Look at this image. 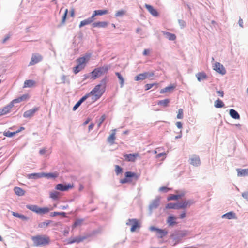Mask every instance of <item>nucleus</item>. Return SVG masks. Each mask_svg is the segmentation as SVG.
Returning a JSON list of instances; mask_svg holds the SVG:
<instances>
[{"mask_svg": "<svg viewBox=\"0 0 248 248\" xmlns=\"http://www.w3.org/2000/svg\"><path fill=\"white\" fill-rule=\"evenodd\" d=\"M138 153L134 154H126L124 155V157L126 161L134 162L136 160L137 157L139 156Z\"/></svg>", "mask_w": 248, "mask_h": 248, "instance_id": "ddd939ff", "label": "nucleus"}, {"mask_svg": "<svg viewBox=\"0 0 248 248\" xmlns=\"http://www.w3.org/2000/svg\"><path fill=\"white\" fill-rule=\"evenodd\" d=\"M35 82L33 80H26L24 83V88L32 87L35 84Z\"/></svg>", "mask_w": 248, "mask_h": 248, "instance_id": "c9c22d12", "label": "nucleus"}, {"mask_svg": "<svg viewBox=\"0 0 248 248\" xmlns=\"http://www.w3.org/2000/svg\"><path fill=\"white\" fill-rule=\"evenodd\" d=\"M42 60V57L38 53L33 54L31 56V61L30 62V65H33L38 63Z\"/></svg>", "mask_w": 248, "mask_h": 248, "instance_id": "1a4fd4ad", "label": "nucleus"}, {"mask_svg": "<svg viewBox=\"0 0 248 248\" xmlns=\"http://www.w3.org/2000/svg\"><path fill=\"white\" fill-rule=\"evenodd\" d=\"M14 190L16 194L19 196L24 195L25 193V191L23 189L19 187H15Z\"/></svg>", "mask_w": 248, "mask_h": 248, "instance_id": "72a5a7b5", "label": "nucleus"}, {"mask_svg": "<svg viewBox=\"0 0 248 248\" xmlns=\"http://www.w3.org/2000/svg\"><path fill=\"white\" fill-rule=\"evenodd\" d=\"M115 131L116 129L113 130V132L110 135V136L108 138L107 141L110 144H113L114 143V140L115 139Z\"/></svg>", "mask_w": 248, "mask_h": 248, "instance_id": "7c9ffc66", "label": "nucleus"}, {"mask_svg": "<svg viewBox=\"0 0 248 248\" xmlns=\"http://www.w3.org/2000/svg\"><path fill=\"white\" fill-rule=\"evenodd\" d=\"M83 221L82 219H77L74 223L73 225V227L76 228L78 226L81 225L82 222Z\"/></svg>", "mask_w": 248, "mask_h": 248, "instance_id": "603ef678", "label": "nucleus"}, {"mask_svg": "<svg viewBox=\"0 0 248 248\" xmlns=\"http://www.w3.org/2000/svg\"><path fill=\"white\" fill-rule=\"evenodd\" d=\"M178 22L181 28H184L186 26V22L184 20L179 19Z\"/></svg>", "mask_w": 248, "mask_h": 248, "instance_id": "bf43d9fd", "label": "nucleus"}, {"mask_svg": "<svg viewBox=\"0 0 248 248\" xmlns=\"http://www.w3.org/2000/svg\"><path fill=\"white\" fill-rule=\"evenodd\" d=\"M183 118V110L182 108H179L178 109V113L177 115V118L182 119Z\"/></svg>", "mask_w": 248, "mask_h": 248, "instance_id": "5fc2aeb1", "label": "nucleus"}, {"mask_svg": "<svg viewBox=\"0 0 248 248\" xmlns=\"http://www.w3.org/2000/svg\"><path fill=\"white\" fill-rule=\"evenodd\" d=\"M115 172L117 175H118L122 173L123 169L122 167H121L120 166L117 165H115Z\"/></svg>", "mask_w": 248, "mask_h": 248, "instance_id": "8fccbe9b", "label": "nucleus"}, {"mask_svg": "<svg viewBox=\"0 0 248 248\" xmlns=\"http://www.w3.org/2000/svg\"><path fill=\"white\" fill-rule=\"evenodd\" d=\"M145 79H146V76L144 73L140 74L134 78L135 81L143 80Z\"/></svg>", "mask_w": 248, "mask_h": 248, "instance_id": "a19ab883", "label": "nucleus"}, {"mask_svg": "<svg viewBox=\"0 0 248 248\" xmlns=\"http://www.w3.org/2000/svg\"><path fill=\"white\" fill-rule=\"evenodd\" d=\"M73 186V185L71 184H64L59 183L56 185L55 189L61 191H66L69 189L72 188Z\"/></svg>", "mask_w": 248, "mask_h": 248, "instance_id": "423d86ee", "label": "nucleus"}, {"mask_svg": "<svg viewBox=\"0 0 248 248\" xmlns=\"http://www.w3.org/2000/svg\"><path fill=\"white\" fill-rule=\"evenodd\" d=\"M108 25V22L99 21L92 23V26L93 28H105Z\"/></svg>", "mask_w": 248, "mask_h": 248, "instance_id": "412c9836", "label": "nucleus"}, {"mask_svg": "<svg viewBox=\"0 0 248 248\" xmlns=\"http://www.w3.org/2000/svg\"><path fill=\"white\" fill-rule=\"evenodd\" d=\"M110 68V65H104L102 67H99L96 68L99 74L101 76V75L107 73L108 70V69Z\"/></svg>", "mask_w": 248, "mask_h": 248, "instance_id": "dca6fc26", "label": "nucleus"}, {"mask_svg": "<svg viewBox=\"0 0 248 248\" xmlns=\"http://www.w3.org/2000/svg\"><path fill=\"white\" fill-rule=\"evenodd\" d=\"M50 209L48 207H38L37 214H45L47 213L49 211Z\"/></svg>", "mask_w": 248, "mask_h": 248, "instance_id": "f704fd0d", "label": "nucleus"}, {"mask_svg": "<svg viewBox=\"0 0 248 248\" xmlns=\"http://www.w3.org/2000/svg\"><path fill=\"white\" fill-rule=\"evenodd\" d=\"M108 13V11L107 10H95L92 15V16L94 18L96 16H102Z\"/></svg>", "mask_w": 248, "mask_h": 248, "instance_id": "a878e982", "label": "nucleus"}, {"mask_svg": "<svg viewBox=\"0 0 248 248\" xmlns=\"http://www.w3.org/2000/svg\"><path fill=\"white\" fill-rule=\"evenodd\" d=\"M26 208L30 210H31L36 213H37L38 206L36 205H27L26 206Z\"/></svg>", "mask_w": 248, "mask_h": 248, "instance_id": "58836bf2", "label": "nucleus"}, {"mask_svg": "<svg viewBox=\"0 0 248 248\" xmlns=\"http://www.w3.org/2000/svg\"><path fill=\"white\" fill-rule=\"evenodd\" d=\"M130 182H131V180L127 179V178L125 177L124 178L120 180V183L122 184H125Z\"/></svg>", "mask_w": 248, "mask_h": 248, "instance_id": "13d9d810", "label": "nucleus"}, {"mask_svg": "<svg viewBox=\"0 0 248 248\" xmlns=\"http://www.w3.org/2000/svg\"><path fill=\"white\" fill-rule=\"evenodd\" d=\"M31 239L33 242L34 246H46L49 242V238L48 237H45L42 235H37L32 236Z\"/></svg>", "mask_w": 248, "mask_h": 248, "instance_id": "f03ea898", "label": "nucleus"}, {"mask_svg": "<svg viewBox=\"0 0 248 248\" xmlns=\"http://www.w3.org/2000/svg\"><path fill=\"white\" fill-rule=\"evenodd\" d=\"M83 77H84V78H83V80H86L87 78H91V74L90 73L89 74L84 75Z\"/></svg>", "mask_w": 248, "mask_h": 248, "instance_id": "69168bd1", "label": "nucleus"}, {"mask_svg": "<svg viewBox=\"0 0 248 248\" xmlns=\"http://www.w3.org/2000/svg\"><path fill=\"white\" fill-rule=\"evenodd\" d=\"M221 217L222 218H226L227 219H232L236 218V214L232 211L229 212L226 214L222 215Z\"/></svg>", "mask_w": 248, "mask_h": 248, "instance_id": "f3484780", "label": "nucleus"}, {"mask_svg": "<svg viewBox=\"0 0 248 248\" xmlns=\"http://www.w3.org/2000/svg\"><path fill=\"white\" fill-rule=\"evenodd\" d=\"M88 237V236H79L78 237H74L73 238H69L68 240L67 244H71L74 243H79L84 240L86 239Z\"/></svg>", "mask_w": 248, "mask_h": 248, "instance_id": "9d476101", "label": "nucleus"}, {"mask_svg": "<svg viewBox=\"0 0 248 248\" xmlns=\"http://www.w3.org/2000/svg\"><path fill=\"white\" fill-rule=\"evenodd\" d=\"M189 163L193 166H198L200 165V157L195 155H193L189 158Z\"/></svg>", "mask_w": 248, "mask_h": 248, "instance_id": "9b49d317", "label": "nucleus"}, {"mask_svg": "<svg viewBox=\"0 0 248 248\" xmlns=\"http://www.w3.org/2000/svg\"><path fill=\"white\" fill-rule=\"evenodd\" d=\"M90 74L91 75V78H92L93 79H95L100 76L96 68H95L93 71H92L90 73Z\"/></svg>", "mask_w": 248, "mask_h": 248, "instance_id": "ea45409f", "label": "nucleus"}, {"mask_svg": "<svg viewBox=\"0 0 248 248\" xmlns=\"http://www.w3.org/2000/svg\"><path fill=\"white\" fill-rule=\"evenodd\" d=\"M170 188H168L166 186H162V187H161L159 188V191L160 192H164V193H167L169 191H170Z\"/></svg>", "mask_w": 248, "mask_h": 248, "instance_id": "4d7b16f0", "label": "nucleus"}, {"mask_svg": "<svg viewBox=\"0 0 248 248\" xmlns=\"http://www.w3.org/2000/svg\"><path fill=\"white\" fill-rule=\"evenodd\" d=\"M179 199V196L177 195L170 194L167 198L168 201H171V200H178Z\"/></svg>", "mask_w": 248, "mask_h": 248, "instance_id": "3c124183", "label": "nucleus"}, {"mask_svg": "<svg viewBox=\"0 0 248 248\" xmlns=\"http://www.w3.org/2000/svg\"><path fill=\"white\" fill-rule=\"evenodd\" d=\"M58 176V173L57 172H50L45 173L43 172V177H46L47 179H54Z\"/></svg>", "mask_w": 248, "mask_h": 248, "instance_id": "cd10ccee", "label": "nucleus"}, {"mask_svg": "<svg viewBox=\"0 0 248 248\" xmlns=\"http://www.w3.org/2000/svg\"><path fill=\"white\" fill-rule=\"evenodd\" d=\"M242 196L246 200L248 201V192H245L242 193Z\"/></svg>", "mask_w": 248, "mask_h": 248, "instance_id": "e2e57ef3", "label": "nucleus"}, {"mask_svg": "<svg viewBox=\"0 0 248 248\" xmlns=\"http://www.w3.org/2000/svg\"><path fill=\"white\" fill-rule=\"evenodd\" d=\"M198 81L201 82V81L207 78L206 74L204 72H199L196 75Z\"/></svg>", "mask_w": 248, "mask_h": 248, "instance_id": "473e14b6", "label": "nucleus"}, {"mask_svg": "<svg viewBox=\"0 0 248 248\" xmlns=\"http://www.w3.org/2000/svg\"><path fill=\"white\" fill-rule=\"evenodd\" d=\"M125 177L127 178V179H130L132 178H133L135 180H137L139 178V176L137 175V174L135 172L131 171H126L124 174Z\"/></svg>", "mask_w": 248, "mask_h": 248, "instance_id": "bb28decb", "label": "nucleus"}, {"mask_svg": "<svg viewBox=\"0 0 248 248\" xmlns=\"http://www.w3.org/2000/svg\"><path fill=\"white\" fill-rule=\"evenodd\" d=\"M175 86L174 85H170L167 86L160 91V93L163 94L165 93H171L175 88Z\"/></svg>", "mask_w": 248, "mask_h": 248, "instance_id": "aec40b11", "label": "nucleus"}, {"mask_svg": "<svg viewBox=\"0 0 248 248\" xmlns=\"http://www.w3.org/2000/svg\"><path fill=\"white\" fill-rule=\"evenodd\" d=\"M157 233L160 234V236L158 237L160 238H162L167 234L168 232L165 230L159 229Z\"/></svg>", "mask_w": 248, "mask_h": 248, "instance_id": "49530a36", "label": "nucleus"}, {"mask_svg": "<svg viewBox=\"0 0 248 248\" xmlns=\"http://www.w3.org/2000/svg\"><path fill=\"white\" fill-rule=\"evenodd\" d=\"M10 37V34H7L2 40V43H5Z\"/></svg>", "mask_w": 248, "mask_h": 248, "instance_id": "774afa93", "label": "nucleus"}, {"mask_svg": "<svg viewBox=\"0 0 248 248\" xmlns=\"http://www.w3.org/2000/svg\"><path fill=\"white\" fill-rule=\"evenodd\" d=\"M16 134L15 132H10L9 131H6V132H4L3 133V135L7 137H12L14 136Z\"/></svg>", "mask_w": 248, "mask_h": 248, "instance_id": "864d4df0", "label": "nucleus"}, {"mask_svg": "<svg viewBox=\"0 0 248 248\" xmlns=\"http://www.w3.org/2000/svg\"><path fill=\"white\" fill-rule=\"evenodd\" d=\"M155 85V86L157 85V84L155 83L146 84L145 85V90L146 91L148 90L151 89Z\"/></svg>", "mask_w": 248, "mask_h": 248, "instance_id": "6e6d98bb", "label": "nucleus"}, {"mask_svg": "<svg viewBox=\"0 0 248 248\" xmlns=\"http://www.w3.org/2000/svg\"><path fill=\"white\" fill-rule=\"evenodd\" d=\"M91 56V53H86L84 56L77 59L76 61L78 64L85 67L86 63L88 62Z\"/></svg>", "mask_w": 248, "mask_h": 248, "instance_id": "20e7f679", "label": "nucleus"}, {"mask_svg": "<svg viewBox=\"0 0 248 248\" xmlns=\"http://www.w3.org/2000/svg\"><path fill=\"white\" fill-rule=\"evenodd\" d=\"M115 75L118 77V79L120 80V86L122 88L124 86V78L121 74L119 72H116Z\"/></svg>", "mask_w": 248, "mask_h": 248, "instance_id": "79ce46f5", "label": "nucleus"}, {"mask_svg": "<svg viewBox=\"0 0 248 248\" xmlns=\"http://www.w3.org/2000/svg\"><path fill=\"white\" fill-rule=\"evenodd\" d=\"M229 114L230 116L234 119H240V116L238 112L233 109H231L229 110Z\"/></svg>", "mask_w": 248, "mask_h": 248, "instance_id": "393cba45", "label": "nucleus"}, {"mask_svg": "<svg viewBox=\"0 0 248 248\" xmlns=\"http://www.w3.org/2000/svg\"><path fill=\"white\" fill-rule=\"evenodd\" d=\"M166 208L174 209H183L182 202H177L176 203H169L166 205Z\"/></svg>", "mask_w": 248, "mask_h": 248, "instance_id": "f8f14e48", "label": "nucleus"}, {"mask_svg": "<svg viewBox=\"0 0 248 248\" xmlns=\"http://www.w3.org/2000/svg\"><path fill=\"white\" fill-rule=\"evenodd\" d=\"M214 70L222 75L226 73V69L223 65L218 62H215L214 66Z\"/></svg>", "mask_w": 248, "mask_h": 248, "instance_id": "6e6552de", "label": "nucleus"}, {"mask_svg": "<svg viewBox=\"0 0 248 248\" xmlns=\"http://www.w3.org/2000/svg\"><path fill=\"white\" fill-rule=\"evenodd\" d=\"M68 13V10L67 9L65 10L64 13L62 16L61 22L57 25V27L58 28H60L62 26H63L65 24V21L67 16V15Z\"/></svg>", "mask_w": 248, "mask_h": 248, "instance_id": "6ab92c4d", "label": "nucleus"}, {"mask_svg": "<svg viewBox=\"0 0 248 248\" xmlns=\"http://www.w3.org/2000/svg\"><path fill=\"white\" fill-rule=\"evenodd\" d=\"M187 234V232L184 230H179L175 231L170 236V238L175 241V244L178 243L183 237Z\"/></svg>", "mask_w": 248, "mask_h": 248, "instance_id": "7ed1b4c3", "label": "nucleus"}, {"mask_svg": "<svg viewBox=\"0 0 248 248\" xmlns=\"http://www.w3.org/2000/svg\"><path fill=\"white\" fill-rule=\"evenodd\" d=\"M60 193L58 191H53L50 193V197L54 200H57L59 199Z\"/></svg>", "mask_w": 248, "mask_h": 248, "instance_id": "e433bc0d", "label": "nucleus"}, {"mask_svg": "<svg viewBox=\"0 0 248 248\" xmlns=\"http://www.w3.org/2000/svg\"><path fill=\"white\" fill-rule=\"evenodd\" d=\"M238 176H248V169H237Z\"/></svg>", "mask_w": 248, "mask_h": 248, "instance_id": "b1692460", "label": "nucleus"}, {"mask_svg": "<svg viewBox=\"0 0 248 248\" xmlns=\"http://www.w3.org/2000/svg\"><path fill=\"white\" fill-rule=\"evenodd\" d=\"M214 106L216 108H221L224 106V104L222 100H220L219 99H218L217 100L215 101Z\"/></svg>", "mask_w": 248, "mask_h": 248, "instance_id": "4c0bfd02", "label": "nucleus"}, {"mask_svg": "<svg viewBox=\"0 0 248 248\" xmlns=\"http://www.w3.org/2000/svg\"><path fill=\"white\" fill-rule=\"evenodd\" d=\"M42 177H43V172L33 173L28 175L29 179H37Z\"/></svg>", "mask_w": 248, "mask_h": 248, "instance_id": "5701e85b", "label": "nucleus"}, {"mask_svg": "<svg viewBox=\"0 0 248 248\" xmlns=\"http://www.w3.org/2000/svg\"><path fill=\"white\" fill-rule=\"evenodd\" d=\"M145 75L146 76V78H150L153 77L154 75V73L153 72H144Z\"/></svg>", "mask_w": 248, "mask_h": 248, "instance_id": "680f3d73", "label": "nucleus"}, {"mask_svg": "<svg viewBox=\"0 0 248 248\" xmlns=\"http://www.w3.org/2000/svg\"><path fill=\"white\" fill-rule=\"evenodd\" d=\"M145 7L153 16L156 17L158 16V12L152 5L145 4Z\"/></svg>", "mask_w": 248, "mask_h": 248, "instance_id": "2eb2a0df", "label": "nucleus"}, {"mask_svg": "<svg viewBox=\"0 0 248 248\" xmlns=\"http://www.w3.org/2000/svg\"><path fill=\"white\" fill-rule=\"evenodd\" d=\"M38 110V108H34L32 109L26 111L23 114L24 118H31L32 117L35 113Z\"/></svg>", "mask_w": 248, "mask_h": 248, "instance_id": "4468645a", "label": "nucleus"}, {"mask_svg": "<svg viewBox=\"0 0 248 248\" xmlns=\"http://www.w3.org/2000/svg\"><path fill=\"white\" fill-rule=\"evenodd\" d=\"M194 202L193 200H188L182 202L183 209H185L187 207H190L191 205L194 204Z\"/></svg>", "mask_w": 248, "mask_h": 248, "instance_id": "c756f323", "label": "nucleus"}, {"mask_svg": "<svg viewBox=\"0 0 248 248\" xmlns=\"http://www.w3.org/2000/svg\"><path fill=\"white\" fill-rule=\"evenodd\" d=\"M162 32L165 35V37L168 39L169 40L174 41L176 39V37L174 34L166 31H163Z\"/></svg>", "mask_w": 248, "mask_h": 248, "instance_id": "c85d7f7f", "label": "nucleus"}, {"mask_svg": "<svg viewBox=\"0 0 248 248\" xmlns=\"http://www.w3.org/2000/svg\"><path fill=\"white\" fill-rule=\"evenodd\" d=\"M51 222V220H47L46 222H41L38 224V227L40 228H46Z\"/></svg>", "mask_w": 248, "mask_h": 248, "instance_id": "09e8293b", "label": "nucleus"}, {"mask_svg": "<svg viewBox=\"0 0 248 248\" xmlns=\"http://www.w3.org/2000/svg\"><path fill=\"white\" fill-rule=\"evenodd\" d=\"M176 219V217L175 216L173 215H170L168 217L167 223L169 225V226L172 227L177 224V222L175 221Z\"/></svg>", "mask_w": 248, "mask_h": 248, "instance_id": "a211bd4d", "label": "nucleus"}, {"mask_svg": "<svg viewBox=\"0 0 248 248\" xmlns=\"http://www.w3.org/2000/svg\"><path fill=\"white\" fill-rule=\"evenodd\" d=\"M66 214L65 212H52L51 213L50 216L51 217H55L56 216H57V215H60V216H62L64 217H66Z\"/></svg>", "mask_w": 248, "mask_h": 248, "instance_id": "de8ad7c7", "label": "nucleus"}, {"mask_svg": "<svg viewBox=\"0 0 248 248\" xmlns=\"http://www.w3.org/2000/svg\"><path fill=\"white\" fill-rule=\"evenodd\" d=\"M28 97V95L27 94H23L22 96L18 97L19 98V100H20V101H22L23 100H25L27 99Z\"/></svg>", "mask_w": 248, "mask_h": 248, "instance_id": "338daca9", "label": "nucleus"}, {"mask_svg": "<svg viewBox=\"0 0 248 248\" xmlns=\"http://www.w3.org/2000/svg\"><path fill=\"white\" fill-rule=\"evenodd\" d=\"M94 18L92 16L91 17H90L83 21H81L80 22L79 26V28H81L84 26H85V25H87L92 23L94 21Z\"/></svg>", "mask_w": 248, "mask_h": 248, "instance_id": "4be33fe9", "label": "nucleus"}, {"mask_svg": "<svg viewBox=\"0 0 248 248\" xmlns=\"http://www.w3.org/2000/svg\"><path fill=\"white\" fill-rule=\"evenodd\" d=\"M14 107V105L12 104L11 102L7 105V106L3 107L1 110L3 113V114H6L7 113L9 112L10 109Z\"/></svg>", "mask_w": 248, "mask_h": 248, "instance_id": "2f4dec72", "label": "nucleus"}, {"mask_svg": "<svg viewBox=\"0 0 248 248\" xmlns=\"http://www.w3.org/2000/svg\"><path fill=\"white\" fill-rule=\"evenodd\" d=\"M19 218L21 219L23 221H28L29 219L28 217L22 214H21L20 215Z\"/></svg>", "mask_w": 248, "mask_h": 248, "instance_id": "052dcab7", "label": "nucleus"}, {"mask_svg": "<svg viewBox=\"0 0 248 248\" xmlns=\"http://www.w3.org/2000/svg\"><path fill=\"white\" fill-rule=\"evenodd\" d=\"M131 222L132 223V226L130 229V231L132 232H135L137 228H140V227L138 220L136 219H129L127 220L126 224L127 225H130Z\"/></svg>", "mask_w": 248, "mask_h": 248, "instance_id": "0eeeda50", "label": "nucleus"}, {"mask_svg": "<svg viewBox=\"0 0 248 248\" xmlns=\"http://www.w3.org/2000/svg\"><path fill=\"white\" fill-rule=\"evenodd\" d=\"M169 102H170V100L169 99H165L164 100H159L157 104L158 105H161L164 107H166V106H167V105H168Z\"/></svg>", "mask_w": 248, "mask_h": 248, "instance_id": "a18cd8bd", "label": "nucleus"}, {"mask_svg": "<svg viewBox=\"0 0 248 248\" xmlns=\"http://www.w3.org/2000/svg\"><path fill=\"white\" fill-rule=\"evenodd\" d=\"M126 13V11L125 10L122 9L119 11H118L115 14V16L116 17H123L124 16Z\"/></svg>", "mask_w": 248, "mask_h": 248, "instance_id": "37998d69", "label": "nucleus"}, {"mask_svg": "<svg viewBox=\"0 0 248 248\" xmlns=\"http://www.w3.org/2000/svg\"><path fill=\"white\" fill-rule=\"evenodd\" d=\"M105 119H106V116H105V115L104 114V115H102L100 117V118L99 119L98 122L102 123L104 121Z\"/></svg>", "mask_w": 248, "mask_h": 248, "instance_id": "0e129e2a", "label": "nucleus"}, {"mask_svg": "<svg viewBox=\"0 0 248 248\" xmlns=\"http://www.w3.org/2000/svg\"><path fill=\"white\" fill-rule=\"evenodd\" d=\"M84 68L82 66H80L78 64L76 66L73 67V71L75 74H77Z\"/></svg>", "mask_w": 248, "mask_h": 248, "instance_id": "c03bdc74", "label": "nucleus"}, {"mask_svg": "<svg viewBox=\"0 0 248 248\" xmlns=\"http://www.w3.org/2000/svg\"><path fill=\"white\" fill-rule=\"evenodd\" d=\"M160 199L159 197H156L154 200H152L149 205V213L151 215L153 210L156 209L159 205Z\"/></svg>", "mask_w": 248, "mask_h": 248, "instance_id": "39448f33", "label": "nucleus"}, {"mask_svg": "<svg viewBox=\"0 0 248 248\" xmlns=\"http://www.w3.org/2000/svg\"><path fill=\"white\" fill-rule=\"evenodd\" d=\"M107 82V77L104 78L99 84L96 85L95 87L88 94L82 97L74 105L73 110H76L81 104L85 101L90 95H93V100H96L99 99L104 93Z\"/></svg>", "mask_w": 248, "mask_h": 248, "instance_id": "f257e3e1", "label": "nucleus"}]
</instances>
